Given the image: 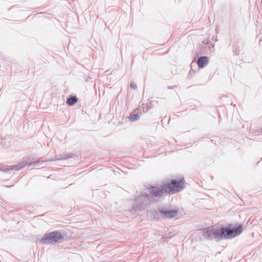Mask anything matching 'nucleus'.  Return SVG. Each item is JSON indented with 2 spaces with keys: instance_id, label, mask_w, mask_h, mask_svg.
Instances as JSON below:
<instances>
[{
  "instance_id": "nucleus-2",
  "label": "nucleus",
  "mask_w": 262,
  "mask_h": 262,
  "mask_svg": "<svg viewBox=\"0 0 262 262\" xmlns=\"http://www.w3.org/2000/svg\"><path fill=\"white\" fill-rule=\"evenodd\" d=\"M242 228L240 225L233 226L228 225L225 227H220V231L221 239L230 238L236 236L242 232Z\"/></svg>"
},
{
  "instance_id": "nucleus-6",
  "label": "nucleus",
  "mask_w": 262,
  "mask_h": 262,
  "mask_svg": "<svg viewBox=\"0 0 262 262\" xmlns=\"http://www.w3.org/2000/svg\"><path fill=\"white\" fill-rule=\"evenodd\" d=\"M209 61V59L206 56H203L199 58L198 60V64L199 68H202L204 66L206 65Z\"/></svg>"
},
{
  "instance_id": "nucleus-1",
  "label": "nucleus",
  "mask_w": 262,
  "mask_h": 262,
  "mask_svg": "<svg viewBox=\"0 0 262 262\" xmlns=\"http://www.w3.org/2000/svg\"><path fill=\"white\" fill-rule=\"evenodd\" d=\"M184 187V181L183 179L179 180H172L170 182L164 184L162 189L153 187L151 193L156 196H160L163 192V191L168 193H174L182 190Z\"/></svg>"
},
{
  "instance_id": "nucleus-7",
  "label": "nucleus",
  "mask_w": 262,
  "mask_h": 262,
  "mask_svg": "<svg viewBox=\"0 0 262 262\" xmlns=\"http://www.w3.org/2000/svg\"><path fill=\"white\" fill-rule=\"evenodd\" d=\"M77 101V98L75 96H73V97H71L70 98H69L67 101V103L71 106V105H72L73 104H74L75 103H76Z\"/></svg>"
},
{
  "instance_id": "nucleus-5",
  "label": "nucleus",
  "mask_w": 262,
  "mask_h": 262,
  "mask_svg": "<svg viewBox=\"0 0 262 262\" xmlns=\"http://www.w3.org/2000/svg\"><path fill=\"white\" fill-rule=\"evenodd\" d=\"M160 212L163 218H171L176 216L178 213V210L176 209H162L160 210Z\"/></svg>"
},
{
  "instance_id": "nucleus-4",
  "label": "nucleus",
  "mask_w": 262,
  "mask_h": 262,
  "mask_svg": "<svg viewBox=\"0 0 262 262\" xmlns=\"http://www.w3.org/2000/svg\"><path fill=\"white\" fill-rule=\"evenodd\" d=\"M220 227L218 226H214L212 229H205L202 231V235L210 239H217L220 240L221 239L220 231Z\"/></svg>"
},
{
  "instance_id": "nucleus-9",
  "label": "nucleus",
  "mask_w": 262,
  "mask_h": 262,
  "mask_svg": "<svg viewBox=\"0 0 262 262\" xmlns=\"http://www.w3.org/2000/svg\"><path fill=\"white\" fill-rule=\"evenodd\" d=\"M130 86L132 88H133V89H136V86L135 84H133L132 83L130 84Z\"/></svg>"
},
{
  "instance_id": "nucleus-3",
  "label": "nucleus",
  "mask_w": 262,
  "mask_h": 262,
  "mask_svg": "<svg viewBox=\"0 0 262 262\" xmlns=\"http://www.w3.org/2000/svg\"><path fill=\"white\" fill-rule=\"evenodd\" d=\"M63 235L58 232L54 231L45 234L40 240L39 243L43 245H48L59 243L63 241Z\"/></svg>"
},
{
  "instance_id": "nucleus-8",
  "label": "nucleus",
  "mask_w": 262,
  "mask_h": 262,
  "mask_svg": "<svg viewBox=\"0 0 262 262\" xmlns=\"http://www.w3.org/2000/svg\"><path fill=\"white\" fill-rule=\"evenodd\" d=\"M129 118L132 121H134L138 120L139 118V116L137 114H131Z\"/></svg>"
}]
</instances>
